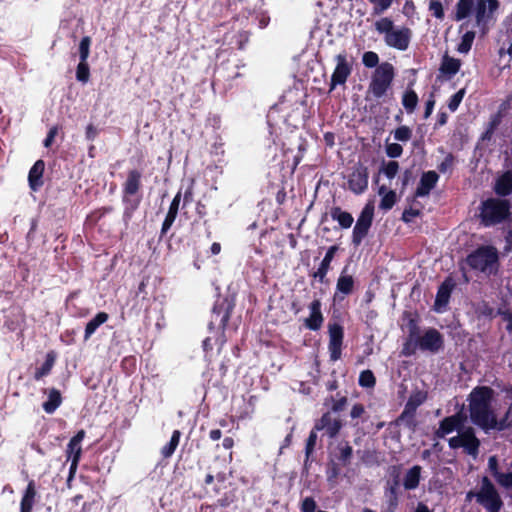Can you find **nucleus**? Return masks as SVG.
<instances>
[{
	"label": "nucleus",
	"instance_id": "1",
	"mask_svg": "<svg viewBox=\"0 0 512 512\" xmlns=\"http://www.w3.org/2000/svg\"><path fill=\"white\" fill-rule=\"evenodd\" d=\"M468 402L471 421L483 430H504L509 426V410L500 417L495 392L492 388L475 387L468 396Z\"/></svg>",
	"mask_w": 512,
	"mask_h": 512
},
{
	"label": "nucleus",
	"instance_id": "2",
	"mask_svg": "<svg viewBox=\"0 0 512 512\" xmlns=\"http://www.w3.org/2000/svg\"><path fill=\"white\" fill-rule=\"evenodd\" d=\"M462 424L463 418L459 413L446 417L440 422L439 428L436 431V436L438 438H444L446 435L457 430L458 435L451 437L448 441L449 447L452 449L463 448L467 454L475 457L478 454L480 442L476 438L472 428L460 431L459 428Z\"/></svg>",
	"mask_w": 512,
	"mask_h": 512
},
{
	"label": "nucleus",
	"instance_id": "3",
	"mask_svg": "<svg viewBox=\"0 0 512 512\" xmlns=\"http://www.w3.org/2000/svg\"><path fill=\"white\" fill-rule=\"evenodd\" d=\"M375 31L382 36L384 43L393 49L406 51L409 48L412 31L406 26H395L389 17H381L374 22Z\"/></svg>",
	"mask_w": 512,
	"mask_h": 512
},
{
	"label": "nucleus",
	"instance_id": "4",
	"mask_svg": "<svg viewBox=\"0 0 512 512\" xmlns=\"http://www.w3.org/2000/svg\"><path fill=\"white\" fill-rule=\"evenodd\" d=\"M498 251L493 246H481L468 255L467 264L474 270L480 271L486 275L497 272L498 269Z\"/></svg>",
	"mask_w": 512,
	"mask_h": 512
},
{
	"label": "nucleus",
	"instance_id": "5",
	"mask_svg": "<svg viewBox=\"0 0 512 512\" xmlns=\"http://www.w3.org/2000/svg\"><path fill=\"white\" fill-rule=\"evenodd\" d=\"M475 498L477 503L480 504L487 512H499L503 506L502 499L492 482L484 477L481 486L477 492L470 491L467 494V499Z\"/></svg>",
	"mask_w": 512,
	"mask_h": 512
},
{
	"label": "nucleus",
	"instance_id": "6",
	"mask_svg": "<svg viewBox=\"0 0 512 512\" xmlns=\"http://www.w3.org/2000/svg\"><path fill=\"white\" fill-rule=\"evenodd\" d=\"M509 214L510 205L507 200L490 198L481 204L480 218L485 226L501 223Z\"/></svg>",
	"mask_w": 512,
	"mask_h": 512
},
{
	"label": "nucleus",
	"instance_id": "7",
	"mask_svg": "<svg viewBox=\"0 0 512 512\" xmlns=\"http://www.w3.org/2000/svg\"><path fill=\"white\" fill-rule=\"evenodd\" d=\"M394 79L392 64L384 62L380 64L371 77L368 91L377 99L383 97L390 88Z\"/></svg>",
	"mask_w": 512,
	"mask_h": 512
},
{
	"label": "nucleus",
	"instance_id": "8",
	"mask_svg": "<svg viewBox=\"0 0 512 512\" xmlns=\"http://www.w3.org/2000/svg\"><path fill=\"white\" fill-rule=\"evenodd\" d=\"M373 217L374 204L373 202H368L362 209L353 228L352 242L355 246L360 245L363 239L367 236L373 222Z\"/></svg>",
	"mask_w": 512,
	"mask_h": 512
},
{
	"label": "nucleus",
	"instance_id": "9",
	"mask_svg": "<svg viewBox=\"0 0 512 512\" xmlns=\"http://www.w3.org/2000/svg\"><path fill=\"white\" fill-rule=\"evenodd\" d=\"M336 66L331 76L330 90L338 85H344L353 68V60L345 52L335 56Z\"/></svg>",
	"mask_w": 512,
	"mask_h": 512
},
{
	"label": "nucleus",
	"instance_id": "10",
	"mask_svg": "<svg viewBox=\"0 0 512 512\" xmlns=\"http://www.w3.org/2000/svg\"><path fill=\"white\" fill-rule=\"evenodd\" d=\"M499 8L498 0H477L474 8L476 25L485 32L494 12Z\"/></svg>",
	"mask_w": 512,
	"mask_h": 512
},
{
	"label": "nucleus",
	"instance_id": "11",
	"mask_svg": "<svg viewBox=\"0 0 512 512\" xmlns=\"http://www.w3.org/2000/svg\"><path fill=\"white\" fill-rule=\"evenodd\" d=\"M342 428V421L339 416L326 412L322 417L315 423L314 429L318 431H324V434L329 438H334Z\"/></svg>",
	"mask_w": 512,
	"mask_h": 512
},
{
	"label": "nucleus",
	"instance_id": "12",
	"mask_svg": "<svg viewBox=\"0 0 512 512\" xmlns=\"http://www.w3.org/2000/svg\"><path fill=\"white\" fill-rule=\"evenodd\" d=\"M368 187V170L357 166L348 177V188L355 194H362Z\"/></svg>",
	"mask_w": 512,
	"mask_h": 512
},
{
	"label": "nucleus",
	"instance_id": "13",
	"mask_svg": "<svg viewBox=\"0 0 512 512\" xmlns=\"http://www.w3.org/2000/svg\"><path fill=\"white\" fill-rule=\"evenodd\" d=\"M343 328L334 323L329 325V352L332 361H337L341 357V348L343 341Z\"/></svg>",
	"mask_w": 512,
	"mask_h": 512
},
{
	"label": "nucleus",
	"instance_id": "14",
	"mask_svg": "<svg viewBox=\"0 0 512 512\" xmlns=\"http://www.w3.org/2000/svg\"><path fill=\"white\" fill-rule=\"evenodd\" d=\"M418 345L422 350L437 352L443 345V339L436 329H429L419 338Z\"/></svg>",
	"mask_w": 512,
	"mask_h": 512
},
{
	"label": "nucleus",
	"instance_id": "15",
	"mask_svg": "<svg viewBox=\"0 0 512 512\" xmlns=\"http://www.w3.org/2000/svg\"><path fill=\"white\" fill-rule=\"evenodd\" d=\"M310 315L305 319V326L313 331L321 328L324 318L321 312V302L315 299L309 305Z\"/></svg>",
	"mask_w": 512,
	"mask_h": 512
},
{
	"label": "nucleus",
	"instance_id": "16",
	"mask_svg": "<svg viewBox=\"0 0 512 512\" xmlns=\"http://www.w3.org/2000/svg\"><path fill=\"white\" fill-rule=\"evenodd\" d=\"M439 176L435 171H427L422 174L419 185L416 189V197H424L429 195L430 191L438 182Z\"/></svg>",
	"mask_w": 512,
	"mask_h": 512
},
{
	"label": "nucleus",
	"instance_id": "17",
	"mask_svg": "<svg viewBox=\"0 0 512 512\" xmlns=\"http://www.w3.org/2000/svg\"><path fill=\"white\" fill-rule=\"evenodd\" d=\"M85 437V431L80 430L71 438L67 445L66 454L68 461L79 462L82 454L81 443Z\"/></svg>",
	"mask_w": 512,
	"mask_h": 512
},
{
	"label": "nucleus",
	"instance_id": "18",
	"mask_svg": "<svg viewBox=\"0 0 512 512\" xmlns=\"http://www.w3.org/2000/svg\"><path fill=\"white\" fill-rule=\"evenodd\" d=\"M337 246H331L328 248L323 260L321 261L318 269L314 272L313 277L317 278L321 283L325 282L326 275L330 269V264L335 256Z\"/></svg>",
	"mask_w": 512,
	"mask_h": 512
},
{
	"label": "nucleus",
	"instance_id": "19",
	"mask_svg": "<svg viewBox=\"0 0 512 512\" xmlns=\"http://www.w3.org/2000/svg\"><path fill=\"white\" fill-rule=\"evenodd\" d=\"M45 164L42 160H38L34 163L29 171L28 181L29 186L33 191H37L43 185V172Z\"/></svg>",
	"mask_w": 512,
	"mask_h": 512
},
{
	"label": "nucleus",
	"instance_id": "20",
	"mask_svg": "<svg viewBox=\"0 0 512 512\" xmlns=\"http://www.w3.org/2000/svg\"><path fill=\"white\" fill-rule=\"evenodd\" d=\"M180 201H181V192H178L175 195V197L173 198V200L170 204L168 213H167V215L164 219V222L162 224V229H161L162 234H165L173 225V223L177 217V214H178Z\"/></svg>",
	"mask_w": 512,
	"mask_h": 512
},
{
	"label": "nucleus",
	"instance_id": "21",
	"mask_svg": "<svg viewBox=\"0 0 512 512\" xmlns=\"http://www.w3.org/2000/svg\"><path fill=\"white\" fill-rule=\"evenodd\" d=\"M141 173L137 170H131L128 173L127 179L124 183V199L127 196L135 195L140 188Z\"/></svg>",
	"mask_w": 512,
	"mask_h": 512
},
{
	"label": "nucleus",
	"instance_id": "22",
	"mask_svg": "<svg viewBox=\"0 0 512 512\" xmlns=\"http://www.w3.org/2000/svg\"><path fill=\"white\" fill-rule=\"evenodd\" d=\"M353 289L354 278L347 274V268L345 267L337 280L336 291L337 293H341L343 295H349L352 293Z\"/></svg>",
	"mask_w": 512,
	"mask_h": 512
},
{
	"label": "nucleus",
	"instance_id": "23",
	"mask_svg": "<svg viewBox=\"0 0 512 512\" xmlns=\"http://www.w3.org/2000/svg\"><path fill=\"white\" fill-rule=\"evenodd\" d=\"M36 490L33 481H30L26 487L20 503V512H32L35 502Z\"/></svg>",
	"mask_w": 512,
	"mask_h": 512
},
{
	"label": "nucleus",
	"instance_id": "24",
	"mask_svg": "<svg viewBox=\"0 0 512 512\" xmlns=\"http://www.w3.org/2000/svg\"><path fill=\"white\" fill-rule=\"evenodd\" d=\"M330 215L343 229H349L354 222L353 216L349 212L343 211L340 207H333Z\"/></svg>",
	"mask_w": 512,
	"mask_h": 512
},
{
	"label": "nucleus",
	"instance_id": "25",
	"mask_svg": "<svg viewBox=\"0 0 512 512\" xmlns=\"http://www.w3.org/2000/svg\"><path fill=\"white\" fill-rule=\"evenodd\" d=\"M109 316L105 312H99L93 319H91L85 328L84 340L87 341L98 329L99 326L108 320Z\"/></svg>",
	"mask_w": 512,
	"mask_h": 512
},
{
	"label": "nucleus",
	"instance_id": "26",
	"mask_svg": "<svg viewBox=\"0 0 512 512\" xmlns=\"http://www.w3.org/2000/svg\"><path fill=\"white\" fill-rule=\"evenodd\" d=\"M450 293H451V290H450L449 285L446 283H443L440 286V288L437 292V295H436V299H435L434 307L437 312H442L444 310V308L448 304V301L450 298Z\"/></svg>",
	"mask_w": 512,
	"mask_h": 512
},
{
	"label": "nucleus",
	"instance_id": "27",
	"mask_svg": "<svg viewBox=\"0 0 512 512\" xmlns=\"http://www.w3.org/2000/svg\"><path fill=\"white\" fill-rule=\"evenodd\" d=\"M495 191L502 196L509 195L512 192V172H506L498 178Z\"/></svg>",
	"mask_w": 512,
	"mask_h": 512
},
{
	"label": "nucleus",
	"instance_id": "28",
	"mask_svg": "<svg viewBox=\"0 0 512 512\" xmlns=\"http://www.w3.org/2000/svg\"><path fill=\"white\" fill-rule=\"evenodd\" d=\"M420 473H421V467L420 466H413L411 469L407 471L404 477L403 485L405 489L412 490L417 488L420 481Z\"/></svg>",
	"mask_w": 512,
	"mask_h": 512
},
{
	"label": "nucleus",
	"instance_id": "29",
	"mask_svg": "<svg viewBox=\"0 0 512 512\" xmlns=\"http://www.w3.org/2000/svg\"><path fill=\"white\" fill-rule=\"evenodd\" d=\"M60 392L56 389H51L48 392V399L43 403V409L46 413L52 414L61 404Z\"/></svg>",
	"mask_w": 512,
	"mask_h": 512
},
{
	"label": "nucleus",
	"instance_id": "30",
	"mask_svg": "<svg viewBox=\"0 0 512 512\" xmlns=\"http://www.w3.org/2000/svg\"><path fill=\"white\" fill-rule=\"evenodd\" d=\"M418 104V96L416 92L411 89L407 88L402 96V105L405 109V111L408 114H411L415 111V108Z\"/></svg>",
	"mask_w": 512,
	"mask_h": 512
},
{
	"label": "nucleus",
	"instance_id": "31",
	"mask_svg": "<svg viewBox=\"0 0 512 512\" xmlns=\"http://www.w3.org/2000/svg\"><path fill=\"white\" fill-rule=\"evenodd\" d=\"M474 0H459L456 9V20L460 21L467 18L471 13L474 14Z\"/></svg>",
	"mask_w": 512,
	"mask_h": 512
},
{
	"label": "nucleus",
	"instance_id": "32",
	"mask_svg": "<svg viewBox=\"0 0 512 512\" xmlns=\"http://www.w3.org/2000/svg\"><path fill=\"white\" fill-rule=\"evenodd\" d=\"M461 67V62L458 59L445 56L442 61L441 71L449 76L455 75Z\"/></svg>",
	"mask_w": 512,
	"mask_h": 512
},
{
	"label": "nucleus",
	"instance_id": "33",
	"mask_svg": "<svg viewBox=\"0 0 512 512\" xmlns=\"http://www.w3.org/2000/svg\"><path fill=\"white\" fill-rule=\"evenodd\" d=\"M55 363V355L51 352L46 356L45 362L39 367L35 372V379L40 380L42 377L48 375L52 370V367Z\"/></svg>",
	"mask_w": 512,
	"mask_h": 512
},
{
	"label": "nucleus",
	"instance_id": "34",
	"mask_svg": "<svg viewBox=\"0 0 512 512\" xmlns=\"http://www.w3.org/2000/svg\"><path fill=\"white\" fill-rule=\"evenodd\" d=\"M475 39V32L473 31H465L464 34L461 37V41L457 46V51L459 53L467 54L474 42Z\"/></svg>",
	"mask_w": 512,
	"mask_h": 512
},
{
	"label": "nucleus",
	"instance_id": "35",
	"mask_svg": "<svg viewBox=\"0 0 512 512\" xmlns=\"http://www.w3.org/2000/svg\"><path fill=\"white\" fill-rule=\"evenodd\" d=\"M180 436H181V434H180V431H178V430H175L172 433L169 443H167L165 446H163V448L161 450L163 457L169 458L172 456V454L175 452V450L179 444Z\"/></svg>",
	"mask_w": 512,
	"mask_h": 512
},
{
	"label": "nucleus",
	"instance_id": "36",
	"mask_svg": "<svg viewBox=\"0 0 512 512\" xmlns=\"http://www.w3.org/2000/svg\"><path fill=\"white\" fill-rule=\"evenodd\" d=\"M394 0H369L372 4V15H382L385 11H387Z\"/></svg>",
	"mask_w": 512,
	"mask_h": 512
},
{
	"label": "nucleus",
	"instance_id": "37",
	"mask_svg": "<svg viewBox=\"0 0 512 512\" xmlns=\"http://www.w3.org/2000/svg\"><path fill=\"white\" fill-rule=\"evenodd\" d=\"M90 77V69L88 62L79 61V64L76 69V79L85 84L89 81Z\"/></svg>",
	"mask_w": 512,
	"mask_h": 512
},
{
	"label": "nucleus",
	"instance_id": "38",
	"mask_svg": "<svg viewBox=\"0 0 512 512\" xmlns=\"http://www.w3.org/2000/svg\"><path fill=\"white\" fill-rule=\"evenodd\" d=\"M399 170V164L396 161L384 162L380 168V173L388 179H393Z\"/></svg>",
	"mask_w": 512,
	"mask_h": 512
},
{
	"label": "nucleus",
	"instance_id": "39",
	"mask_svg": "<svg viewBox=\"0 0 512 512\" xmlns=\"http://www.w3.org/2000/svg\"><path fill=\"white\" fill-rule=\"evenodd\" d=\"M90 37H83L79 44V58L80 61L86 62L90 54Z\"/></svg>",
	"mask_w": 512,
	"mask_h": 512
},
{
	"label": "nucleus",
	"instance_id": "40",
	"mask_svg": "<svg viewBox=\"0 0 512 512\" xmlns=\"http://www.w3.org/2000/svg\"><path fill=\"white\" fill-rule=\"evenodd\" d=\"M396 202V193L393 190L388 191L382 196L379 207L383 210H390Z\"/></svg>",
	"mask_w": 512,
	"mask_h": 512
},
{
	"label": "nucleus",
	"instance_id": "41",
	"mask_svg": "<svg viewBox=\"0 0 512 512\" xmlns=\"http://www.w3.org/2000/svg\"><path fill=\"white\" fill-rule=\"evenodd\" d=\"M412 136V130L407 126H400L394 131V139L400 142H407Z\"/></svg>",
	"mask_w": 512,
	"mask_h": 512
},
{
	"label": "nucleus",
	"instance_id": "42",
	"mask_svg": "<svg viewBox=\"0 0 512 512\" xmlns=\"http://www.w3.org/2000/svg\"><path fill=\"white\" fill-rule=\"evenodd\" d=\"M359 385L366 388H371L375 385V377L372 371L365 370L359 376Z\"/></svg>",
	"mask_w": 512,
	"mask_h": 512
},
{
	"label": "nucleus",
	"instance_id": "43",
	"mask_svg": "<svg viewBox=\"0 0 512 512\" xmlns=\"http://www.w3.org/2000/svg\"><path fill=\"white\" fill-rule=\"evenodd\" d=\"M362 62L368 68H377L379 66V56L373 51H367L363 54Z\"/></svg>",
	"mask_w": 512,
	"mask_h": 512
},
{
	"label": "nucleus",
	"instance_id": "44",
	"mask_svg": "<svg viewBox=\"0 0 512 512\" xmlns=\"http://www.w3.org/2000/svg\"><path fill=\"white\" fill-rule=\"evenodd\" d=\"M465 96V90L460 89L458 92H456L454 95H452L448 101V108L450 111L454 112L458 109L461 101L463 100Z\"/></svg>",
	"mask_w": 512,
	"mask_h": 512
},
{
	"label": "nucleus",
	"instance_id": "45",
	"mask_svg": "<svg viewBox=\"0 0 512 512\" xmlns=\"http://www.w3.org/2000/svg\"><path fill=\"white\" fill-rule=\"evenodd\" d=\"M495 479L501 486L512 488V471L507 473L495 471Z\"/></svg>",
	"mask_w": 512,
	"mask_h": 512
},
{
	"label": "nucleus",
	"instance_id": "46",
	"mask_svg": "<svg viewBox=\"0 0 512 512\" xmlns=\"http://www.w3.org/2000/svg\"><path fill=\"white\" fill-rule=\"evenodd\" d=\"M429 11L437 19H442L444 17L442 3L438 0H431L429 2Z\"/></svg>",
	"mask_w": 512,
	"mask_h": 512
},
{
	"label": "nucleus",
	"instance_id": "47",
	"mask_svg": "<svg viewBox=\"0 0 512 512\" xmlns=\"http://www.w3.org/2000/svg\"><path fill=\"white\" fill-rule=\"evenodd\" d=\"M403 148L398 143H390L386 145V154L390 158H398L402 155Z\"/></svg>",
	"mask_w": 512,
	"mask_h": 512
},
{
	"label": "nucleus",
	"instance_id": "48",
	"mask_svg": "<svg viewBox=\"0 0 512 512\" xmlns=\"http://www.w3.org/2000/svg\"><path fill=\"white\" fill-rule=\"evenodd\" d=\"M507 22L511 26L510 29H508V32L510 33L508 35V37H510V35L512 36V14L507 18ZM499 52H500V55L507 53L510 56V58H512V40L508 41L507 46L505 43H503Z\"/></svg>",
	"mask_w": 512,
	"mask_h": 512
},
{
	"label": "nucleus",
	"instance_id": "49",
	"mask_svg": "<svg viewBox=\"0 0 512 512\" xmlns=\"http://www.w3.org/2000/svg\"><path fill=\"white\" fill-rule=\"evenodd\" d=\"M316 431L315 429H313L307 439V443H306V449H305V452H306V458H308L310 456V454L313 452L314 450V447L316 445V442H317V434H316Z\"/></svg>",
	"mask_w": 512,
	"mask_h": 512
},
{
	"label": "nucleus",
	"instance_id": "50",
	"mask_svg": "<svg viewBox=\"0 0 512 512\" xmlns=\"http://www.w3.org/2000/svg\"><path fill=\"white\" fill-rule=\"evenodd\" d=\"M316 503L313 498L307 497L302 502V512H315Z\"/></svg>",
	"mask_w": 512,
	"mask_h": 512
},
{
	"label": "nucleus",
	"instance_id": "51",
	"mask_svg": "<svg viewBox=\"0 0 512 512\" xmlns=\"http://www.w3.org/2000/svg\"><path fill=\"white\" fill-rule=\"evenodd\" d=\"M365 412L364 406L362 404H355L350 412V416L352 419L359 418Z\"/></svg>",
	"mask_w": 512,
	"mask_h": 512
},
{
	"label": "nucleus",
	"instance_id": "52",
	"mask_svg": "<svg viewBox=\"0 0 512 512\" xmlns=\"http://www.w3.org/2000/svg\"><path fill=\"white\" fill-rule=\"evenodd\" d=\"M57 132H58L57 127H52L49 130L48 135H47L46 139L44 140L45 147L51 146L52 142L54 141L55 136L57 135Z\"/></svg>",
	"mask_w": 512,
	"mask_h": 512
},
{
	"label": "nucleus",
	"instance_id": "53",
	"mask_svg": "<svg viewBox=\"0 0 512 512\" xmlns=\"http://www.w3.org/2000/svg\"><path fill=\"white\" fill-rule=\"evenodd\" d=\"M434 105H435V100L433 98V96H431L427 102H426V105H425V113H424V118H428L430 117V115L432 114L433 112V109H434Z\"/></svg>",
	"mask_w": 512,
	"mask_h": 512
},
{
	"label": "nucleus",
	"instance_id": "54",
	"mask_svg": "<svg viewBox=\"0 0 512 512\" xmlns=\"http://www.w3.org/2000/svg\"><path fill=\"white\" fill-rule=\"evenodd\" d=\"M347 399L346 397H341L339 400L335 401L332 405L333 412H340L344 409L346 405Z\"/></svg>",
	"mask_w": 512,
	"mask_h": 512
},
{
	"label": "nucleus",
	"instance_id": "55",
	"mask_svg": "<svg viewBox=\"0 0 512 512\" xmlns=\"http://www.w3.org/2000/svg\"><path fill=\"white\" fill-rule=\"evenodd\" d=\"M86 138L90 141L94 140L98 135V130L93 125H88L86 128Z\"/></svg>",
	"mask_w": 512,
	"mask_h": 512
},
{
	"label": "nucleus",
	"instance_id": "56",
	"mask_svg": "<svg viewBox=\"0 0 512 512\" xmlns=\"http://www.w3.org/2000/svg\"><path fill=\"white\" fill-rule=\"evenodd\" d=\"M451 166H452V158L449 156L438 166V169H439V171L444 173L448 169H450Z\"/></svg>",
	"mask_w": 512,
	"mask_h": 512
},
{
	"label": "nucleus",
	"instance_id": "57",
	"mask_svg": "<svg viewBox=\"0 0 512 512\" xmlns=\"http://www.w3.org/2000/svg\"><path fill=\"white\" fill-rule=\"evenodd\" d=\"M488 466L490 471L492 472L493 476L495 477V471H498L497 466L498 462L495 456H492L488 460Z\"/></svg>",
	"mask_w": 512,
	"mask_h": 512
},
{
	"label": "nucleus",
	"instance_id": "58",
	"mask_svg": "<svg viewBox=\"0 0 512 512\" xmlns=\"http://www.w3.org/2000/svg\"><path fill=\"white\" fill-rule=\"evenodd\" d=\"M71 464H70V469H69V476H68V483L73 479L75 473H76V470H77V467H78V463L79 462H75L74 461H70Z\"/></svg>",
	"mask_w": 512,
	"mask_h": 512
},
{
	"label": "nucleus",
	"instance_id": "59",
	"mask_svg": "<svg viewBox=\"0 0 512 512\" xmlns=\"http://www.w3.org/2000/svg\"><path fill=\"white\" fill-rule=\"evenodd\" d=\"M503 320L507 322L506 329L512 330V314L509 312H504L503 314Z\"/></svg>",
	"mask_w": 512,
	"mask_h": 512
},
{
	"label": "nucleus",
	"instance_id": "60",
	"mask_svg": "<svg viewBox=\"0 0 512 512\" xmlns=\"http://www.w3.org/2000/svg\"><path fill=\"white\" fill-rule=\"evenodd\" d=\"M413 512H434L423 502H419Z\"/></svg>",
	"mask_w": 512,
	"mask_h": 512
},
{
	"label": "nucleus",
	"instance_id": "61",
	"mask_svg": "<svg viewBox=\"0 0 512 512\" xmlns=\"http://www.w3.org/2000/svg\"><path fill=\"white\" fill-rule=\"evenodd\" d=\"M209 436H210L211 440L216 441L221 438L222 433L219 429H214V430L210 431Z\"/></svg>",
	"mask_w": 512,
	"mask_h": 512
},
{
	"label": "nucleus",
	"instance_id": "62",
	"mask_svg": "<svg viewBox=\"0 0 512 512\" xmlns=\"http://www.w3.org/2000/svg\"><path fill=\"white\" fill-rule=\"evenodd\" d=\"M234 445V441L232 438L230 437H226L223 439V442H222V446L225 448V449H230L232 448Z\"/></svg>",
	"mask_w": 512,
	"mask_h": 512
},
{
	"label": "nucleus",
	"instance_id": "63",
	"mask_svg": "<svg viewBox=\"0 0 512 512\" xmlns=\"http://www.w3.org/2000/svg\"><path fill=\"white\" fill-rule=\"evenodd\" d=\"M210 250H211V253H212L213 255H217V254H219V253H220V251H221V245H220L219 243H217V242H214V243L211 245Z\"/></svg>",
	"mask_w": 512,
	"mask_h": 512
},
{
	"label": "nucleus",
	"instance_id": "64",
	"mask_svg": "<svg viewBox=\"0 0 512 512\" xmlns=\"http://www.w3.org/2000/svg\"><path fill=\"white\" fill-rule=\"evenodd\" d=\"M341 454H342V458L343 459H348L351 456V454H352V448L350 446H346L342 450Z\"/></svg>",
	"mask_w": 512,
	"mask_h": 512
}]
</instances>
